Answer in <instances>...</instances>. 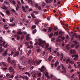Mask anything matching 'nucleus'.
Here are the masks:
<instances>
[{
  "label": "nucleus",
  "instance_id": "nucleus-1",
  "mask_svg": "<svg viewBox=\"0 0 80 80\" xmlns=\"http://www.w3.org/2000/svg\"><path fill=\"white\" fill-rule=\"evenodd\" d=\"M39 43H38V45L40 46L41 47H43V46L45 45V41H42L41 39H38Z\"/></svg>",
  "mask_w": 80,
  "mask_h": 80
},
{
  "label": "nucleus",
  "instance_id": "nucleus-2",
  "mask_svg": "<svg viewBox=\"0 0 80 80\" xmlns=\"http://www.w3.org/2000/svg\"><path fill=\"white\" fill-rule=\"evenodd\" d=\"M61 66L62 67V70H64V71H61V73H66L67 71L65 70V68H64V66H63V64H61Z\"/></svg>",
  "mask_w": 80,
  "mask_h": 80
},
{
  "label": "nucleus",
  "instance_id": "nucleus-3",
  "mask_svg": "<svg viewBox=\"0 0 80 80\" xmlns=\"http://www.w3.org/2000/svg\"><path fill=\"white\" fill-rule=\"evenodd\" d=\"M68 62H69V63H72V64H73L74 63V62L70 60V59H68L66 60V63L67 64H68Z\"/></svg>",
  "mask_w": 80,
  "mask_h": 80
},
{
  "label": "nucleus",
  "instance_id": "nucleus-4",
  "mask_svg": "<svg viewBox=\"0 0 80 80\" xmlns=\"http://www.w3.org/2000/svg\"><path fill=\"white\" fill-rule=\"evenodd\" d=\"M70 53L71 54H75L76 53V51L74 49H71L70 50Z\"/></svg>",
  "mask_w": 80,
  "mask_h": 80
},
{
  "label": "nucleus",
  "instance_id": "nucleus-5",
  "mask_svg": "<svg viewBox=\"0 0 80 80\" xmlns=\"http://www.w3.org/2000/svg\"><path fill=\"white\" fill-rule=\"evenodd\" d=\"M45 68V67H44V66H42L41 67V68H39L38 69L39 70H40V72H43L44 71V70H43V68Z\"/></svg>",
  "mask_w": 80,
  "mask_h": 80
},
{
  "label": "nucleus",
  "instance_id": "nucleus-6",
  "mask_svg": "<svg viewBox=\"0 0 80 80\" xmlns=\"http://www.w3.org/2000/svg\"><path fill=\"white\" fill-rule=\"evenodd\" d=\"M7 52H8V49H7L6 51H4V53L2 54V56H6V55H8Z\"/></svg>",
  "mask_w": 80,
  "mask_h": 80
},
{
  "label": "nucleus",
  "instance_id": "nucleus-7",
  "mask_svg": "<svg viewBox=\"0 0 80 80\" xmlns=\"http://www.w3.org/2000/svg\"><path fill=\"white\" fill-rule=\"evenodd\" d=\"M1 8L4 9V10H8V7L5 6V5L2 6V7Z\"/></svg>",
  "mask_w": 80,
  "mask_h": 80
},
{
  "label": "nucleus",
  "instance_id": "nucleus-8",
  "mask_svg": "<svg viewBox=\"0 0 80 80\" xmlns=\"http://www.w3.org/2000/svg\"><path fill=\"white\" fill-rule=\"evenodd\" d=\"M72 57L73 58V57H75L76 58H78V55H74L72 56Z\"/></svg>",
  "mask_w": 80,
  "mask_h": 80
},
{
  "label": "nucleus",
  "instance_id": "nucleus-9",
  "mask_svg": "<svg viewBox=\"0 0 80 80\" xmlns=\"http://www.w3.org/2000/svg\"><path fill=\"white\" fill-rule=\"evenodd\" d=\"M46 1V3H49L50 4L52 2V0H49V1H48V0H45Z\"/></svg>",
  "mask_w": 80,
  "mask_h": 80
},
{
  "label": "nucleus",
  "instance_id": "nucleus-10",
  "mask_svg": "<svg viewBox=\"0 0 80 80\" xmlns=\"http://www.w3.org/2000/svg\"><path fill=\"white\" fill-rule=\"evenodd\" d=\"M35 24L36 25H37L38 23H39V21H38L37 19H35Z\"/></svg>",
  "mask_w": 80,
  "mask_h": 80
},
{
  "label": "nucleus",
  "instance_id": "nucleus-11",
  "mask_svg": "<svg viewBox=\"0 0 80 80\" xmlns=\"http://www.w3.org/2000/svg\"><path fill=\"white\" fill-rule=\"evenodd\" d=\"M69 44H68L66 47V48L67 50H68L70 49V47H69Z\"/></svg>",
  "mask_w": 80,
  "mask_h": 80
},
{
  "label": "nucleus",
  "instance_id": "nucleus-12",
  "mask_svg": "<svg viewBox=\"0 0 80 80\" xmlns=\"http://www.w3.org/2000/svg\"><path fill=\"white\" fill-rule=\"evenodd\" d=\"M8 62L9 63H11V62H12V61L10 60V58L9 57L8 58Z\"/></svg>",
  "mask_w": 80,
  "mask_h": 80
},
{
  "label": "nucleus",
  "instance_id": "nucleus-13",
  "mask_svg": "<svg viewBox=\"0 0 80 80\" xmlns=\"http://www.w3.org/2000/svg\"><path fill=\"white\" fill-rule=\"evenodd\" d=\"M45 75L46 77H47L48 78H50V77L48 76V72H47L46 73Z\"/></svg>",
  "mask_w": 80,
  "mask_h": 80
},
{
  "label": "nucleus",
  "instance_id": "nucleus-14",
  "mask_svg": "<svg viewBox=\"0 0 80 80\" xmlns=\"http://www.w3.org/2000/svg\"><path fill=\"white\" fill-rule=\"evenodd\" d=\"M9 25L10 27H15V23H13V24H9Z\"/></svg>",
  "mask_w": 80,
  "mask_h": 80
},
{
  "label": "nucleus",
  "instance_id": "nucleus-15",
  "mask_svg": "<svg viewBox=\"0 0 80 80\" xmlns=\"http://www.w3.org/2000/svg\"><path fill=\"white\" fill-rule=\"evenodd\" d=\"M64 33H65V32H62V31H60L59 33V35H60L61 34L62 35H63Z\"/></svg>",
  "mask_w": 80,
  "mask_h": 80
},
{
  "label": "nucleus",
  "instance_id": "nucleus-16",
  "mask_svg": "<svg viewBox=\"0 0 80 80\" xmlns=\"http://www.w3.org/2000/svg\"><path fill=\"white\" fill-rule=\"evenodd\" d=\"M14 55H16V56H18V55H19V52L18 51H17V52H15L14 53Z\"/></svg>",
  "mask_w": 80,
  "mask_h": 80
},
{
  "label": "nucleus",
  "instance_id": "nucleus-17",
  "mask_svg": "<svg viewBox=\"0 0 80 80\" xmlns=\"http://www.w3.org/2000/svg\"><path fill=\"white\" fill-rule=\"evenodd\" d=\"M28 2L31 5H32V3H33V2H32V0H28Z\"/></svg>",
  "mask_w": 80,
  "mask_h": 80
},
{
  "label": "nucleus",
  "instance_id": "nucleus-18",
  "mask_svg": "<svg viewBox=\"0 0 80 80\" xmlns=\"http://www.w3.org/2000/svg\"><path fill=\"white\" fill-rule=\"evenodd\" d=\"M6 13L7 15H8V16L10 15V11H8V10L6 11Z\"/></svg>",
  "mask_w": 80,
  "mask_h": 80
},
{
  "label": "nucleus",
  "instance_id": "nucleus-19",
  "mask_svg": "<svg viewBox=\"0 0 80 80\" xmlns=\"http://www.w3.org/2000/svg\"><path fill=\"white\" fill-rule=\"evenodd\" d=\"M32 62V59H29L28 61V63L29 64H30Z\"/></svg>",
  "mask_w": 80,
  "mask_h": 80
},
{
  "label": "nucleus",
  "instance_id": "nucleus-20",
  "mask_svg": "<svg viewBox=\"0 0 80 80\" xmlns=\"http://www.w3.org/2000/svg\"><path fill=\"white\" fill-rule=\"evenodd\" d=\"M31 52V50H29V51H28V52L27 54V57H28L29 56V55H30V54Z\"/></svg>",
  "mask_w": 80,
  "mask_h": 80
},
{
  "label": "nucleus",
  "instance_id": "nucleus-21",
  "mask_svg": "<svg viewBox=\"0 0 80 80\" xmlns=\"http://www.w3.org/2000/svg\"><path fill=\"white\" fill-rule=\"evenodd\" d=\"M52 29H53L52 28H49L48 31V32H52Z\"/></svg>",
  "mask_w": 80,
  "mask_h": 80
},
{
  "label": "nucleus",
  "instance_id": "nucleus-22",
  "mask_svg": "<svg viewBox=\"0 0 80 80\" xmlns=\"http://www.w3.org/2000/svg\"><path fill=\"white\" fill-rule=\"evenodd\" d=\"M59 64V62H55V67H57V65H58Z\"/></svg>",
  "mask_w": 80,
  "mask_h": 80
},
{
  "label": "nucleus",
  "instance_id": "nucleus-23",
  "mask_svg": "<svg viewBox=\"0 0 80 80\" xmlns=\"http://www.w3.org/2000/svg\"><path fill=\"white\" fill-rule=\"evenodd\" d=\"M31 16L33 18H36V17L35 16V15L33 13L31 14Z\"/></svg>",
  "mask_w": 80,
  "mask_h": 80
},
{
  "label": "nucleus",
  "instance_id": "nucleus-24",
  "mask_svg": "<svg viewBox=\"0 0 80 80\" xmlns=\"http://www.w3.org/2000/svg\"><path fill=\"white\" fill-rule=\"evenodd\" d=\"M13 67H10L9 68V70L10 71H12L13 69Z\"/></svg>",
  "mask_w": 80,
  "mask_h": 80
},
{
  "label": "nucleus",
  "instance_id": "nucleus-25",
  "mask_svg": "<svg viewBox=\"0 0 80 80\" xmlns=\"http://www.w3.org/2000/svg\"><path fill=\"white\" fill-rule=\"evenodd\" d=\"M53 32L51 33L50 35H49V37H50V38L52 37V36H53Z\"/></svg>",
  "mask_w": 80,
  "mask_h": 80
},
{
  "label": "nucleus",
  "instance_id": "nucleus-26",
  "mask_svg": "<svg viewBox=\"0 0 80 80\" xmlns=\"http://www.w3.org/2000/svg\"><path fill=\"white\" fill-rule=\"evenodd\" d=\"M17 34H18V35H22V34H23V32H17Z\"/></svg>",
  "mask_w": 80,
  "mask_h": 80
},
{
  "label": "nucleus",
  "instance_id": "nucleus-27",
  "mask_svg": "<svg viewBox=\"0 0 80 80\" xmlns=\"http://www.w3.org/2000/svg\"><path fill=\"white\" fill-rule=\"evenodd\" d=\"M53 58V57L52 56H50L49 57V59L48 60L49 61H51V59H52Z\"/></svg>",
  "mask_w": 80,
  "mask_h": 80
},
{
  "label": "nucleus",
  "instance_id": "nucleus-28",
  "mask_svg": "<svg viewBox=\"0 0 80 80\" xmlns=\"http://www.w3.org/2000/svg\"><path fill=\"white\" fill-rule=\"evenodd\" d=\"M45 5H46V3H45V2H42V6L43 7H44L45 6Z\"/></svg>",
  "mask_w": 80,
  "mask_h": 80
},
{
  "label": "nucleus",
  "instance_id": "nucleus-29",
  "mask_svg": "<svg viewBox=\"0 0 80 80\" xmlns=\"http://www.w3.org/2000/svg\"><path fill=\"white\" fill-rule=\"evenodd\" d=\"M36 32H37V29H34L32 31V33L33 34H34V33H35Z\"/></svg>",
  "mask_w": 80,
  "mask_h": 80
},
{
  "label": "nucleus",
  "instance_id": "nucleus-30",
  "mask_svg": "<svg viewBox=\"0 0 80 80\" xmlns=\"http://www.w3.org/2000/svg\"><path fill=\"white\" fill-rule=\"evenodd\" d=\"M26 46H28L30 44V42H27L25 43Z\"/></svg>",
  "mask_w": 80,
  "mask_h": 80
},
{
  "label": "nucleus",
  "instance_id": "nucleus-31",
  "mask_svg": "<svg viewBox=\"0 0 80 80\" xmlns=\"http://www.w3.org/2000/svg\"><path fill=\"white\" fill-rule=\"evenodd\" d=\"M24 79H25L26 80H28V77L26 76H24Z\"/></svg>",
  "mask_w": 80,
  "mask_h": 80
},
{
  "label": "nucleus",
  "instance_id": "nucleus-32",
  "mask_svg": "<svg viewBox=\"0 0 80 80\" xmlns=\"http://www.w3.org/2000/svg\"><path fill=\"white\" fill-rule=\"evenodd\" d=\"M36 51L37 52H40V51H41V49H36Z\"/></svg>",
  "mask_w": 80,
  "mask_h": 80
},
{
  "label": "nucleus",
  "instance_id": "nucleus-33",
  "mask_svg": "<svg viewBox=\"0 0 80 80\" xmlns=\"http://www.w3.org/2000/svg\"><path fill=\"white\" fill-rule=\"evenodd\" d=\"M3 51V50L2 49V48L0 47V53H1Z\"/></svg>",
  "mask_w": 80,
  "mask_h": 80
},
{
  "label": "nucleus",
  "instance_id": "nucleus-34",
  "mask_svg": "<svg viewBox=\"0 0 80 80\" xmlns=\"http://www.w3.org/2000/svg\"><path fill=\"white\" fill-rule=\"evenodd\" d=\"M41 62H42V60H40V61L37 62V64L38 65H39V64H40V63H41Z\"/></svg>",
  "mask_w": 80,
  "mask_h": 80
},
{
  "label": "nucleus",
  "instance_id": "nucleus-35",
  "mask_svg": "<svg viewBox=\"0 0 80 80\" xmlns=\"http://www.w3.org/2000/svg\"><path fill=\"white\" fill-rule=\"evenodd\" d=\"M30 38L29 37L27 36L26 37V40H30Z\"/></svg>",
  "mask_w": 80,
  "mask_h": 80
},
{
  "label": "nucleus",
  "instance_id": "nucleus-36",
  "mask_svg": "<svg viewBox=\"0 0 80 80\" xmlns=\"http://www.w3.org/2000/svg\"><path fill=\"white\" fill-rule=\"evenodd\" d=\"M32 77H33V79H35V78H36V77L35 76V74H33L32 75Z\"/></svg>",
  "mask_w": 80,
  "mask_h": 80
},
{
  "label": "nucleus",
  "instance_id": "nucleus-37",
  "mask_svg": "<svg viewBox=\"0 0 80 80\" xmlns=\"http://www.w3.org/2000/svg\"><path fill=\"white\" fill-rule=\"evenodd\" d=\"M36 26L35 25H34V26H32V29H35V28H36Z\"/></svg>",
  "mask_w": 80,
  "mask_h": 80
},
{
  "label": "nucleus",
  "instance_id": "nucleus-38",
  "mask_svg": "<svg viewBox=\"0 0 80 80\" xmlns=\"http://www.w3.org/2000/svg\"><path fill=\"white\" fill-rule=\"evenodd\" d=\"M73 43H75V45H77V44H78V42H77V41H73Z\"/></svg>",
  "mask_w": 80,
  "mask_h": 80
},
{
  "label": "nucleus",
  "instance_id": "nucleus-39",
  "mask_svg": "<svg viewBox=\"0 0 80 80\" xmlns=\"http://www.w3.org/2000/svg\"><path fill=\"white\" fill-rule=\"evenodd\" d=\"M51 49H52V48L50 47L48 48V50H50V52H52V50H51Z\"/></svg>",
  "mask_w": 80,
  "mask_h": 80
},
{
  "label": "nucleus",
  "instance_id": "nucleus-40",
  "mask_svg": "<svg viewBox=\"0 0 80 80\" xmlns=\"http://www.w3.org/2000/svg\"><path fill=\"white\" fill-rule=\"evenodd\" d=\"M18 68H19V69H22V68H20V64H19V63H18Z\"/></svg>",
  "mask_w": 80,
  "mask_h": 80
},
{
  "label": "nucleus",
  "instance_id": "nucleus-41",
  "mask_svg": "<svg viewBox=\"0 0 80 80\" xmlns=\"http://www.w3.org/2000/svg\"><path fill=\"white\" fill-rule=\"evenodd\" d=\"M15 61L14 60L11 61V64H13V63H15Z\"/></svg>",
  "mask_w": 80,
  "mask_h": 80
},
{
  "label": "nucleus",
  "instance_id": "nucleus-42",
  "mask_svg": "<svg viewBox=\"0 0 80 80\" xmlns=\"http://www.w3.org/2000/svg\"><path fill=\"white\" fill-rule=\"evenodd\" d=\"M41 75H42L41 72H39L38 74V77H41Z\"/></svg>",
  "mask_w": 80,
  "mask_h": 80
},
{
  "label": "nucleus",
  "instance_id": "nucleus-43",
  "mask_svg": "<svg viewBox=\"0 0 80 80\" xmlns=\"http://www.w3.org/2000/svg\"><path fill=\"white\" fill-rule=\"evenodd\" d=\"M12 2L13 3L14 5H16V2H15V1L13 0L12 1Z\"/></svg>",
  "mask_w": 80,
  "mask_h": 80
},
{
  "label": "nucleus",
  "instance_id": "nucleus-44",
  "mask_svg": "<svg viewBox=\"0 0 80 80\" xmlns=\"http://www.w3.org/2000/svg\"><path fill=\"white\" fill-rule=\"evenodd\" d=\"M33 13H36V14H38V12L37 11H33Z\"/></svg>",
  "mask_w": 80,
  "mask_h": 80
},
{
  "label": "nucleus",
  "instance_id": "nucleus-45",
  "mask_svg": "<svg viewBox=\"0 0 80 80\" xmlns=\"http://www.w3.org/2000/svg\"><path fill=\"white\" fill-rule=\"evenodd\" d=\"M60 66H58L57 67V69L58 70H60Z\"/></svg>",
  "mask_w": 80,
  "mask_h": 80
},
{
  "label": "nucleus",
  "instance_id": "nucleus-46",
  "mask_svg": "<svg viewBox=\"0 0 80 80\" xmlns=\"http://www.w3.org/2000/svg\"><path fill=\"white\" fill-rule=\"evenodd\" d=\"M55 40V38H52L51 41L52 42H53V41H54V40Z\"/></svg>",
  "mask_w": 80,
  "mask_h": 80
},
{
  "label": "nucleus",
  "instance_id": "nucleus-47",
  "mask_svg": "<svg viewBox=\"0 0 80 80\" xmlns=\"http://www.w3.org/2000/svg\"><path fill=\"white\" fill-rule=\"evenodd\" d=\"M49 46V44H46V48H48V46Z\"/></svg>",
  "mask_w": 80,
  "mask_h": 80
},
{
  "label": "nucleus",
  "instance_id": "nucleus-48",
  "mask_svg": "<svg viewBox=\"0 0 80 80\" xmlns=\"http://www.w3.org/2000/svg\"><path fill=\"white\" fill-rule=\"evenodd\" d=\"M23 38H24V36L22 35L21 39V40H22Z\"/></svg>",
  "mask_w": 80,
  "mask_h": 80
},
{
  "label": "nucleus",
  "instance_id": "nucleus-49",
  "mask_svg": "<svg viewBox=\"0 0 80 80\" xmlns=\"http://www.w3.org/2000/svg\"><path fill=\"white\" fill-rule=\"evenodd\" d=\"M22 10H23V11H25V10H26V9L25 8V7L24 6H22Z\"/></svg>",
  "mask_w": 80,
  "mask_h": 80
},
{
  "label": "nucleus",
  "instance_id": "nucleus-50",
  "mask_svg": "<svg viewBox=\"0 0 80 80\" xmlns=\"http://www.w3.org/2000/svg\"><path fill=\"white\" fill-rule=\"evenodd\" d=\"M2 64H3V66H4V67H7V65L5 64V62H2Z\"/></svg>",
  "mask_w": 80,
  "mask_h": 80
},
{
  "label": "nucleus",
  "instance_id": "nucleus-51",
  "mask_svg": "<svg viewBox=\"0 0 80 80\" xmlns=\"http://www.w3.org/2000/svg\"><path fill=\"white\" fill-rule=\"evenodd\" d=\"M38 9H39V10H41L42 8H41V7H40L38 6Z\"/></svg>",
  "mask_w": 80,
  "mask_h": 80
},
{
  "label": "nucleus",
  "instance_id": "nucleus-52",
  "mask_svg": "<svg viewBox=\"0 0 80 80\" xmlns=\"http://www.w3.org/2000/svg\"><path fill=\"white\" fill-rule=\"evenodd\" d=\"M75 47V45H74L73 44H72L71 46V48H73V47Z\"/></svg>",
  "mask_w": 80,
  "mask_h": 80
},
{
  "label": "nucleus",
  "instance_id": "nucleus-53",
  "mask_svg": "<svg viewBox=\"0 0 80 80\" xmlns=\"http://www.w3.org/2000/svg\"><path fill=\"white\" fill-rule=\"evenodd\" d=\"M11 11H12V12H16V11H15V9H11Z\"/></svg>",
  "mask_w": 80,
  "mask_h": 80
},
{
  "label": "nucleus",
  "instance_id": "nucleus-54",
  "mask_svg": "<svg viewBox=\"0 0 80 80\" xmlns=\"http://www.w3.org/2000/svg\"><path fill=\"white\" fill-rule=\"evenodd\" d=\"M74 72V70L73 69L71 70L70 71V72L71 73H72V72Z\"/></svg>",
  "mask_w": 80,
  "mask_h": 80
},
{
  "label": "nucleus",
  "instance_id": "nucleus-55",
  "mask_svg": "<svg viewBox=\"0 0 80 80\" xmlns=\"http://www.w3.org/2000/svg\"><path fill=\"white\" fill-rule=\"evenodd\" d=\"M28 47H27V48H31V47H32V45H31L30 46H27Z\"/></svg>",
  "mask_w": 80,
  "mask_h": 80
},
{
  "label": "nucleus",
  "instance_id": "nucleus-56",
  "mask_svg": "<svg viewBox=\"0 0 80 80\" xmlns=\"http://www.w3.org/2000/svg\"><path fill=\"white\" fill-rule=\"evenodd\" d=\"M10 72H13V73H15V71H14V69H12V70Z\"/></svg>",
  "mask_w": 80,
  "mask_h": 80
},
{
  "label": "nucleus",
  "instance_id": "nucleus-57",
  "mask_svg": "<svg viewBox=\"0 0 80 80\" xmlns=\"http://www.w3.org/2000/svg\"><path fill=\"white\" fill-rule=\"evenodd\" d=\"M20 37L19 36H18L17 38V40H18L20 39Z\"/></svg>",
  "mask_w": 80,
  "mask_h": 80
},
{
  "label": "nucleus",
  "instance_id": "nucleus-58",
  "mask_svg": "<svg viewBox=\"0 0 80 80\" xmlns=\"http://www.w3.org/2000/svg\"><path fill=\"white\" fill-rule=\"evenodd\" d=\"M10 22H13V18H12V19H10Z\"/></svg>",
  "mask_w": 80,
  "mask_h": 80
},
{
  "label": "nucleus",
  "instance_id": "nucleus-59",
  "mask_svg": "<svg viewBox=\"0 0 80 80\" xmlns=\"http://www.w3.org/2000/svg\"><path fill=\"white\" fill-rule=\"evenodd\" d=\"M18 3L19 5H21V2H20V1H18Z\"/></svg>",
  "mask_w": 80,
  "mask_h": 80
},
{
  "label": "nucleus",
  "instance_id": "nucleus-60",
  "mask_svg": "<svg viewBox=\"0 0 80 80\" xmlns=\"http://www.w3.org/2000/svg\"><path fill=\"white\" fill-rule=\"evenodd\" d=\"M57 55L58 57H59L60 56V53H59V52H57Z\"/></svg>",
  "mask_w": 80,
  "mask_h": 80
},
{
  "label": "nucleus",
  "instance_id": "nucleus-61",
  "mask_svg": "<svg viewBox=\"0 0 80 80\" xmlns=\"http://www.w3.org/2000/svg\"><path fill=\"white\" fill-rule=\"evenodd\" d=\"M77 35V33H74L72 35V36L73 37H74V36H75V35Z\"/></svg>",
  "mask_w": 80,
  "mask_h": 80
},
{
  "label": "nucleus",
  "instance_id": "nucleus-62",
  "mask_svg": "<svg viewBox=\"0 0 80 80\" xmlns=\"http://www.w3.org/2000/svg\"><path fill=\"white\" fill-rule=\"evenodd\" d=\"M68 68L71 69V68H72V66H71L70 65H69V67H68Z\"/></svg>",
  "mask_w": 80,
  "mask_h": 80
},
{
  "label": "nucleus",
  "instance_id": "nucleus-63",
  "mask_svg": "<svg viewBox=\"0 0 80 80\" xmlns=\"http://www.w3.org/2000/svg\"><path fill=\"white\" fill-rule=\"evenodd\" d=\"M54 30H57V27H55L54 28Z\"/></svg>",
  "mask_w": 80,
  "mask_h": 80
},
{
  "label": "nucleus",
  "instance_id": "nucleus-64",
  "mask_svg": "<svg viewBox=\"0 0 80 80\" xmlns=\"http://www.w3.org/2000/svg\"><path fill=\"white\" fill-rule=\"evenodd\" d=\"M8 76H10V74L9 73H8L6 74V77H8Z\"/></svg>",
  "mask_w": 80,
  "mask_h": 80
}]
</instances>
